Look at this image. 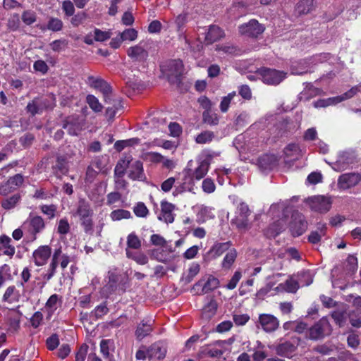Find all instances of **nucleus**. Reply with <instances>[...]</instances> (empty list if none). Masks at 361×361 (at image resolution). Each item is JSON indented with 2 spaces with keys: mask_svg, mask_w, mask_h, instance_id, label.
<instances>
[{
  "mask_svg": "<svg viewBox=\"0 0 361 361\" xmlns=\"http://www.w3.org/2000/svg\"><path fill=\"white\" fill-rule=\"evenodd\" d=\"M219 286V281L213 276H207L205 278L200 280L195 286L194 288H202V293H207L216 288Z\"/></svg>",
  "mask_w": 361,
  "mask_h": 361,
  "instance_id": "nucleus-14",
  "label": "nucleus"
},
{
  "mask_svg": "<svg viewBox=\"0 0 361 361\" xmlns=\"http://www.w3.org/2000/svg\"><path fill=\"white\" fill-rule=\"evenodd\" d=\"M120 35L123 41H134L137 38V32L133 28L126 29Z\"/></svg>",
  "mask_w": 361,
  "mask_h": 361,
  "instance_id": "nucleus-52",
  "label": "nucleus"
},
{
  "mask_svg": "<svg viewBox=\"0 0 361 361\" xmlns=\"http://www.w3.org/2000/svg\"><path fill=\"white\" fill-rule=\"evenodd\" d=\"M236 96H237L236 92L233 91L232 92L228 93L226 96H224L221 98L219 108L222 113H226L228 111L232 101Z\"/></svg>",
  "mask_w": 361,
  "mask_h": 361,
  "instance_id": "nucleus-39",
  "label": "nucleus"
},
{
  "mask_svg": "<svg viewBox=\"0 0 361 361\" xmlns=\"http://www.w3.org/2000/svg\"><path fill=\"white\" fill-rule=\"evenodd\" d=\"M87 82L92 87L98 89L104 94V99L106 103L109 102L111 99V88L102 78L94 76H88Z\"/></svg>",
  "mask_w": 361,
  "mask_h": 361,
  "instance_id": "nucleus-10",
  "label": "nucleus"
},
{
  "mask_svg": "<svg viewBox=\"0 0 361 361\" xmlns=\"http://www.w3.org/2000/svg\"><path fill=\"white\" fill-rule=\"evenodd\" d=\"M212 157L207 155L204 159L199 157L197 159V166L194 169H192L193 161L190 160L185 169V172L191 180H200L208 173Z\"/></svg>",
  "mask_w": 361,
  "mask_h": 361,
  "instance_id": "nucleus-2",
  "label": "nucleus"
},
{
  "mask_svg": "<svg viewBox=\"0 0 361 361\" xmlns=\"http://www.w3.org/2000/svg\"><path fill=\"white\" fill-rule=\"evenodd\" d=\"M336 99H337V97H334L328 98L326 99H319L314 103V106L316 108H319V107H326V106H328L330 105L336 104L338 103V102H337Z\"/></svg>",
  "mask_w": 361,
  "mask_h": 361,
  "instance_id": "nucleus-55",
  "label": "nucleus"
},
{
  "mask_svg": "<svg viewBox=\"0 0 361 361\" xmlns=\"http://www.w3.org/2000/svg\"><path fill=\"white\" fill-rule=\"evenodd\" d=\"M22 20L27 25H32L36 21V14L34 11H25L22 14Z\"/></svg>",
  "mask_w": 361,
  "mask_h": 361,
  "instance_id": "nucleus-57",
  "label": "nucleus"
},
{
  "mask_svg": "<svg viewBox=\"0 0 361 361\" xmlns=\"http://www.w3.org/2000/svg\"><path fill=\"white\" fill-rule=\"evenodd\" d=\"M59 301V296L56 294H53L49 297L46 302L45 308L48 310L49 314H52L57 309V303Z\"/></svg>",
  "mask_w": 361,
  "mask_h": 361,
  "instance_id": "nucleus-50",
  "label": "nucleus"
},
{
  "mask_svg": "<svg viewBox=\"0 0 361 361\" xmlns=\"http://www.w3.org/2000/svg\"><path fill=\"white\" fill-rule=\"evenodd\" d=\"M144 158L151 162L159 163L164 160V157L158 152H147L144 154Z\"/></svg>",
  "mask_w": 361,
  "mask_h": 361,
  "instance_id": "nucleus-59",
  "label": "nucleus"
},
{
  "mask_svg": "<svg viewBox=\"0 0 361 361\" xmlns=\"http://www.w3.org/2000/svg\"><path fill=\"white\" fill-rule=\"evenodd\" d=\"M71 259L70 256L62 252L61 247L56 249L52 255L51 263L47 269V273L44 275V279L49 281L55 274L56 267L59 264L62 269H65Z\"/></svg>",
  "mask_w": 361,
  "mask_h": 361,
  "instance_id": "nucleus-3",
  "label": "nucleus"
},
{
  "mask_svg": "<svg viewBox=\"0 0 361 361\" xmlns=\"http://www.w3.org/2000/svg\"><path fill=\"white\" fill-rule=\"evenodd\" d=\"M354 162V157L348 152L341 153L336 162L331 164L336 171L346 170Z\"/></svg>",
  "mask_w": 361,
  "mask_h": 361,
  "instance_id": "nucleus-15",
  "label": "nucleus"
},
{
  "mask_svg": "<svg viewBox=\"0 0 361 361\" xmlns=\"http://www.w3.org/2000/svg\"><path fill=\"white\" fill-rule=\"evenodd\" d=\"M130 163V159L129 158H126L121 160L116 166L114 169L115 176L118 177H122L126 169L129 167Z\"/></svg>",
  "mask_w": 361,
  "mask_h": 361,
  "instance_id": "nucleus-43",
  "label": "nucleus"
},
{
  "mask_svg": "<svg viewBox=\"0 0 361 361\" xmlns=\"http://www.w3.org/2000/svg\"><path fill=\"white\" fill-rule=\"evenodd\" d=\"M361 85H357L355 87H353L351 89H350L348 91L343 94L342 95L337 96V102L338 103L348 99L350 98H352L354 97L357 92H360Z\"/></svg>",
  "mask_w": 361,
  "mask_h": 361,
  "instance_id": "nucleus-48",
  "label": "nucleus"
},
{
  "mask_svg": "<svg viewBox=\"0 0 361 361\" xmlns=\"http://www.w3.org/2000/svg\"><path fill=\"white\" fill-rule=\"evenodd\" d=\"M257 72L260 75L262 80L264 83L270 85H279L286 78V73L276 71L275 69L262 68Z\"/></svg>",
  "mask_w": 361,
  "mask_h": 361,
  "instance_id": "nucleus-5",
  "label": "nucleus"
},
{
  "mask_svg": "<svg viewBox=\"0 0 361 361\" xmlns=\"http://www.w3.org/2000/svg\"><path fill=\"white\" fill-rule=\"evenodd\" d=\"M126 254L128 258L132 259L140 265H145L148 262L147 256L142 252H134L132 250L126 249Z\"/></svg>",
  "mask_w": 361,
  "mask_h": 361,
  "instance_id": "nucleus-30",
  "label": "nucleus"
},
{
  "mask_svg": "<svg viewBox=\"0 0 361 361\" xmlns=\"http://www.w3.org/2000/svg\"><path fill=\"white\" fill-rule=\"evenodd\" d=\"M214 138V134L212 131L206 130L197 135L195 142L197 144H206L212 142Z\"/></svg>",
  "mask_w": 361,
  "mask_h": 361,
  "instance_id": "nucleus-44",
  "label": "nucleus"
},
{
  "mask_svg": "<svg viewBox=\"0 0 361 361\" xmlns=\"http://www.w3.org/2000/svg\"><path fill=\"white\" fill-rule=\"evenodd\" d=\"M87 102L90 107L95 112H100L102 109V105L98 99L94 95L89 94L86 98Z\"/></svg>",
  "mask_w": 361,
  "mask_h": 361,
  "instance_id": "nucleus-49",
  "label": "nucleus"
},
{
  "mask_svg": "<svg viewBox=\"0 0 361 361\" xmlns=\"http://www.w3.org/2000/svg\"><path fill=\"white\" fill-rule=\"evenodd\" d=\"M128 56L135 61H144L148 57L146 49V42L142 41L137 44L129 47L127 50Z\"/></svg>",
  "mask_w": 361,
  "mask_h": 361,
  "instance_id": "nucleus-11",
  "label": "nucleus"
},
{
  "mask_svg": "<svg viewBox=\"0 0 361 361\" xmlns=\"http://www.w3.org/2000/svg\"><path fill=\"white\" fill-rule=\"evenodd\" d=\"M231 245V243L230 241L226 243H218L212 247L211 252L214 253V256L219 257L228 250Z\"/></svg>",
  "mask_w": 361,
  "mask_h": 361,
  "instance_id": "nucleus-42",
  "label": "nucleus"
},
{
  "mask_svg": "<svg viewBox=\"0 0 361 361\" xmlns=\"http://www.w3.org/2000/svg\"><path fill=\"white\" fill-rule=\"evenodd\" d=\"M311 63H312V59H302L300 61H294L290 66L291 72L295 75L307 73Z\"/></svg>",
  "mask_w": 361,
  "mask_h": 361,
  "instance_id": "nucleus-19",
  "label": "nucleus"
},
{
  "mask_svg": "<svg viewBox=\"0 0 361 361\" xmlns=\"http://www.w3.org/2000/svg\"><path fill=\"white\" fill-rule=\"evenodd\" d=\"M283 152L286 158L297 159L299 156L300 148L295 144H290L284 149Z\"/></svg>",
  "mask_w": 361,
  "mask_h": 361,
  "instance_id": "nucleus-46",
  "label": "nucleus"
},
{
  "mask_svg": "<svg viewBox=\"0 0 361 361\" xmlns=\"http://www.w3.org/2000/svg\"><path fill=\"white\" fill-rule=\"evenodd\" d=\"M314 7V0H301L296 6L298 14H307L313 10Z\"/></svg>",
  "mask_w": 361,
  "mask_h": 361,
  "instance_id": "nucleus-31",
  "label": "nucleus"
},
{
  "mask_svg": "<svg viewBox=\"0 0 361 361\" xmlns=\"http://www.w3.org/2000/svg\"><path fill=\"white\" fill-rule=\"evenodd\" d=\"M20 295L14 286L8 287L3 295V301L8 303H15L19 301Z\"/></svg>",
  "mask_w": 361,
  "mask_h": 361,
  "instance_id": "nucleus-26",
  "label": "nucleus"
},
{
  "mask_svg": "<svg viewBox=\"0 0 361 361\" xmlns=\"http://www.w3.org/2000/svg\"><path fill=\"white\" fill-rule=\"evenodd\" d=\"M202 117L204 122L210 126H216L219 123L218 115L212 111H204Z\"/></svg>",
  "mask_w": 361,
  "mask_h": 361,
  "instance_id": "nucleus-47",
  "label": "nucleus"
},
{
  "mask_svg": "<svg viewBox=\"0 0 361 361\" xmlns=\"http://www.w3.org/2000/svg\"><path fill=\"white\" fill-rule=\"evenodd\" d=\"M133 212L137 217L145 218L149 214V209L143 202H138L133 207Z\"/></svg>",
  "mask_w": 361,
  "mask_h": 361,
  "instance_id": "nucleus-45",
  "label": "nucleus"
},
{
  "mask_svg": "<svg viewBox=\"0 0 361 361\" xmlns=\"http://www.w3.org/2000/svg\"><path fill=\"white\" fill-rule=\"evenodd\" d=\"M166 353V348L165 345L161 342L155 343L148 348V359L160 360L165 357Z\"/></svg>",
  "mask_w": 361,
  "mask_h": 361,
  "instance_id": "nucleus-18",
  "label": "nucleus"
},
{
  "mask_svg": "<svg viewBox=\"0 0 361 361\" xmlns=\"http://www.w3.org/2000/svg\"><path fill=\"white\" fill-rule=\"evenodd\" d=\"M257 323L267 333L275 331L279 326V320L271 314H260Z\"/></svg>",
  "mask_w": 361,
  "mask_h": 361,
  "instance_id": "nucleus-9",
  "label": "nucleus"
},
{
  "mask_svg": "<svg viewBox=\"0 0 361 361\" xmlns=\"http://www.w3.org/2000/svg\"><path fill=\"white\" fill-rule=\"evenodd\" d=\"M361 180V176L357 173H348L341 175L338 180V185L342 189H348L357 185Z\"/></svg>",
  "mask_w": 361,
  "mask_h": 361,
  "instance_id": "nucleus-12",
  "label": "nucleus"
},
{
  "mask_svg": "<svg viewBox=\"0 0 361 361\" xmlns=\"http://www.w3.org/2000/svg\"><path fill=\"white\" fill-rule=\"evenodd\" d=\"M11 278L10 267L7 264L0 267V288L2 287L5 281Z\"/></svg>",
  "mask_w": 361,
  "mask_h": 361,
  "instance_id": "nucleus-56",
  "label": "nucleus"
},
{
  "mask_svg": "<svg viewBox=\"0 0 361 361\" xmlns=\"http://www.w3.org/2000/svg\"><path fill=\"white\" fill-rule=\"evenodd\" d=\"M93 210L90 204L85 200H80L78 203L75 216H78L80 225L86 233L92 234L93 231Z\"/></svg>",
  "mask_w": 361,
  "mask_h": 361,
  "instance_id": "nucleus-1",
  "label": "nucleus"
},
{
  "mask_svg": "<svg viewBox=\"0 0 361 361\" xmlns=\"http://www.w3.org/2000/svg\"><path fill=\"white\" fill-rule=\"evenodd\" d=\"M295 350V347L294 345L289 342H286L276 348V353L279 355L288 357L292 355Z\"/></svg>",
  "mask_w": 361,
  "mask_h": 361,
  "instance_id": "nucleus-32",
  "label": "nucleus"
},
{
  "mask_svg": "<svg viewBox=\"0 0 361 361\" xmlns=\"http://www.w3.org/2000/svg\"><path fill=\"white\" fill-rule=\"evenodd\" d=\"M237 257V251L235 249H231L224 257L221 266L224 269H230Z\"/></svg>",
  "mask_w": 361,
  "mask_h": 361,
  "instance_id": "nucleus-36",
  "label": "nucleus"
},
{
  "mask_svg": "<svg viewBox=\"0 0 361 361\" xmlns=\"http://www.w3.org/2000/svg\"><path fill=\"white\" fill-rule=\"evenodd\" d=\"M307 227V222L300 218L298 221H295L292 224L290 229L293 235L299 236L306 231Z\"/></svg>",
  "mask_w": 361,
  "mask_h": 361,
  "instance_id": "nucleus-33",
  "label": "nucleus"
},
{
  "mask_svg": "<svg viewBox=\"0 0 361 361\" xmlns=\"http://www.w3.org/2000/svg\"><path fill=\"white\" fill-rule=\"evenodd\" d=\"M121 195L118 192H112L106 196V204L111 206L121 200Z\"/></svg>",
  "mask_w": 361,
  "mask_h": 361,
  "instance_id": "nucleus-62",
  "label": "nucleus"
},
{
  "mask_svg": "<svg viewBox=\"0 0 361 361\" xmlns=\"http://www.w3.org/2000/svg\"><path fill=\"white\" fill-rule=\"evenodd\" d=\"M26 225H29V226L31 227L33 233H39L44 228V220L39 216L30 217L27 222L25 223L24 226Z\"/></svg>",
  "mask_w": 361,
  "mask_h": 361,
  "instance_id": "nucleus-28",
  "label": "nucleus"
},
{
  "mask_svg": "<svg viewBox=\"0 0 361 361\" xmlns=\"http://www.w3.org/2000/svg\"><path fill=\"white\" fill-rule=\"evenodd\" d=\"M128 177L134 180H142L144 178L142 163L140 161H135L130 166Z\"/></svg>",
  "mask_w": 361,
  "mask_h": 361,
  "instance_id": "nucleus-20",
  "label": "nucleus"
},
{
  "mask_svg": "<svg viewBox=\"0 0 361 361\" xmlns=\"http://www.w3.org/2000/svg\"><path fill=\"white\" fill-rule=\"evenodd\" d=\"M51 254V249L48 245L39 246L33 252L32 258L36 266L44 265L49 259Z\"/></svg>",
  "mask_w": 361,
  "mask_h": 361,
  "instance_id": "nucleus-13",
  "label": "nucleus"
},
{
  "mask_svg": "<svg viewBox=\"0 0 361 361\" xmlns=\"http://www.w3.org/2000/svg\"><path fill=\"white\" fill-rule=\"evenodd\" d=\"M121 279V275L117 274L114 272H109V282L104 287V291H106L108 293H111L115 291L119 286Z\"/></svg>",
  "mask_w": 361,
  "mask_h": 361,
  "instance_id": "nucleus-21",
  "label": "nucleus"
},
{
  "mask_svg": "<svg viewBox=\"0 0 361 361\" xmlns=\"http://www.w3.org/2000/svg\"><path fill=\"white\" fill-rule=\"evenodd\" d=\"M202 188L204 192L210 194L215 191L216 185L212 178H207L202 181Z\"/></svg>",
  "mask_w": 361,
  "mask_h": 361,
  "instance_id": "nucleus-54",
  "label": "nucleus"
},
{
  "mask_svg": "<svg viewBox=\"0 0 361 361\" xmlns=\"http://www.w3.org/2000/svg\"><path fill=\"white\" fill-rule=\"evenodd\" d=\"M216 50L221 52L222 54L228 56L238 55L240 52L237 47L231 44L217 45Z\"/></svg>",
  "mask_w": 361,
  "mask_h": 361,
  "instance_id": "nucleus-35",
  "label": "nucleus"
},
{
  "mask_svg": "<svg viewBox=\"0 0 361 361\" xmlns=\"http://www.w3.org/2000/svg\"><path fill=\"white\" fill-rule=\"evenodd\" d=\"M63 22L56 18H51L47 24V28L54 32H58L63 28Z\"/></svg>",
  "mask_w": 361,
  "mask_h": 361,
  "instance_id": "nucleus-51",
  "label": "nucleus"
},
{
  "mask_svg": "<svg viewBox=\"0 0 361 361\" xmlns=\"http://www.w3.org/2000/svg\"><path fill=\"white\" fill-rule=\"evenodd\" d=\"M240 279L241 273L238 271H235L232 278L231 279V280L229 281V282L228 283V284L226 286V288L229 290L234 289L236 287Z\"/></svg>",
  "mask_w": 361,
  "mask_h": 361,
  "instance_id": "nucleus-63",
  "label": "nucleus"
},
{
  "mask_svg": "<svg viewBox=\"0 0 361 361\" xmlns=\"http://www.w3.org/2000/svg\"><path fill=\"white\" fill-rule=\"evenodd\" d=\"M214 209L204 206L201 205L197 207V221L200 223L205 222L208 219H213L214 217Z\"/></svg>",
  "mask_w": 361,
  "mask_h": 361,
  "instance_id": "nucleus-22",
  "label": "nucleus"
},
{
  "mask_svg": "<svg viewBox=\"0 0 361 361\" xmlns=\"http://www.w3.org/2000/svg\"><path fill=\"white\" fill-rule=\"evenodd\" d=\"M279 287L288 293H295L299 288L300 286L297 281L293 278H290L284 283L279 284Z\"/></svg>",
  "mask_w": 361,
  "mask_h": 361,
  "instance_id": "nucleus-41",
  "label": "nucleus"
},
{
  "mask_svg": "<svg viewBox=\"0 0 361 361\" xmlns=\"http://www.w3.org/2000/svg\"><path fill=\"white\" fill-rule=\"evenodd\" d=\"M331 327L329 320L326 317L322 318L307 331V338L312 340H317L330 334Z\"/></svg>",
  "mask_w": 361,
  "mask_h": 361,
  "instance_id": "nucleus-4",
  "label": "nucleus"
},
{
  "mask_svg": "<svg viewBox=\"0 0 361 361\" xmlns=\"http://www.w3.org/2000/svg\"><path fill=\"white\" fill-rule=\"evenodd\" d=\"M94 40L97 42H104L111 37V32L109 31H102L99 29L94 30Z\"/></svg>",
  "mask_w": 361,
  "mask_h": 361,
  "instance_id": "nucleus-58",
  "label": "nucleus"
},
{
  "mask_svg": "<svg viewBox=\"0 0 361 361\" xmlns=\"http://www.w3.org/2000/svg\"><path fill=\"white\" fill-rule=\"evenodd\" d=\"M176 206L171 202L166 200L161 202V214L159 216V219L164 221L166 224L172 223L174 221L173 211Z\"/></svg>",
  "mask_w": 361,
  "mask_h": 361,
  "instance_id": "nucleus-16",
  "label": "nucleus"
},
{
  "mask_svg": "<svg viewBox=\"0 0 361 361\" xmlns=\"http://www.w3.org/2000/svg\"><path fill=\"white\" fill-rule=\"evenodd\" d=\"M20 200V196L18 195H15L11 197L4 200L2 202V207L4 209H9L15 207V205L18 203Z\"/></svg>",
  "mask_w": 361,
  "mask_h": 361,
  "instance_id": "nucleus-61",
  "label": "nucleus"
},
{
  "mask_svg": "<svg viewBox=\"0 0 361 361\" xmlns=\"http://www.w3.org/2000/svg\"><path fill=\"white\" fill-rule=\"evenodd\" d=\"M107 104H112V106L106 109V116L109 121H112L117 111L122 108L121 100L120 99H113L111 96V99Z\"/></svg>",
  "mask_w": 361,
  "mask_h": 361,
  "instance_id": "nucleus-25",
  "label": "nucleus"
},
{
  "mask_svg": "<svg viewBox=\"0 0 361 361\" xmlns=\"http://www.w3.org/2000/svg\"><path fill=\"white\" fill-rule=\"evenodd\" d=\"M276 162V159L274 155L265 154L259 159V164L264 169H271Z\"/></svg>",
  "mask_w": 361,
  "mask_h": 361,
  "instance_id": "nucleus-37",
  "label": "nucleus"
},
{
  "mask_svg": "<svg viewBox=\"0 0 361 361\" xmlns=\"http://www.w3.org/2000/svg\"><path fill=\"white\" fill-rule=\"evenodd\" d=\"M68 42L66 39H57L50 44L51 49L54 51H60L66 47Z\"/></svg>",
  "mask_w": 361,
  "mask_h": 361,
  "instance_id": "nucleus-64",
  "label": "nucleus"
},
{
  "mask_svg": "<svg viewBox=\"0 0 361 361\" xmlns=\"http://www.w3.org/2000/svg\"><path fill=\"white\" fill-rule=\"evenodd\" d=\"M152 257L159 262L167 263L171 259L164 255L163 250H154L152 252Z\"/></svg>",
  "mask_w": 361,
  "mask_h": 361,
  "instance_id": "nucleus-60",
  "label": "nucleus"
},
{
  "mask_svg": "<svg viewBox=\"0 0 361 361\" xmlns=\"http://www.w3.org/2000/svg\"><path fill=\"white\" fill-rule=\"evenodd\" d=\"M326 231V225L325 224H318L317 230L310 233L308 240L313 244L319 243L322 237L325 235Z\"/></svg>",
  "mask_w": 361,
  "mask_h": 361,
  "instance_id": "nucleus-27",
  "label": "nucleus"
},
{
  "mask_svg": "<svg viewBox=\"0 0 361 361\" xmlns=\"http://www.w3.org/2000/svg\"><path fill=\"white\" fill-rule=\"evenodd\" d=\"M239 32L242 35L257 37L264 31V27L256 20H251L247 23L239 26Z\"/></svg>",
  "mask_w": 361,
  "mask_h": 361,
  "instance_id": "nucleus-8",
  "label": "nucleus"
},
{
  "mask_svg": "<svg viewBox=\"0 0 361 361\" xmlns=\"http://www.w3.org/2000/svg\"><path fill=\"white\" fill-rule=\"evenodd\" d=\"M250 214V211L248 206L244 202L240 203L238 206L237 215L234 219L236 226L240 230L246 231L250 228V226L248 219Z\"/></svg>",
  "mask_w": 361,
  "mask_h": 361,
  "instance_id": "nucleus-7",
  "label": "nucleus"
},
{
  "mask_svg": "<svg viewBox=\"0 0 361 361\" xmlns=\"http://www.w3.org/2000/svg\"><path fill=\"white\" fill-rule=\"evenodd\" d=\"M224 37V31L219 26L214 25L209 27L205 39L208 43H213Z\"/></svg>",
  "mask_w": 361,
  "mask_h": 361,
  "instance_id": "nucleus-23",
  "label": "nucleus"
},
{
  "mask_svg": "<svg viewBox=\"0 0 361 361\" xmlns=\"http://www.w3.org/2000/svg\"><path fill=\"white\" fill-rule=\"evenodd\" d=\"M152 323L153 322L152 321L146 322L143 321L138 325L135 331L136 336L138 339H142L150 334L152 331Z\"/></svg>",
  "mask_w": 361,
  "mask_h": 361,
  "instance_id": "nucleus-29",
  "label": "nucleus"
},
{
  "mask_svg": "<svg viewBox=\"0 0 361 361\" xmlns=\"http://www.w3.org/2000/svg\"><path fill=\"white\" fill-rule=\"evenodd\" d=\"M349 321L354 327H361V306L349 313Z\"/></svg>",
  "mask_w": 361,
  "mask_h": 361,
  "instance_id": "nucleus-40",
  "label": "nucleus"
},
{
  "mask_svg": "<svg viewBox=\"0 0 361 361\" xmlns=\"http://www.w3.org/2000/svg\"><path fill=\"white\" fill-rule=\"evenodd\" d=\"M51 107V104L46 98H36L27 106V111L32 115L39 114L43 109Z\"/></svg>",
  "mask_w": 361,
  "mask_h": 361,
  "instance_id": "nucleus-17",
  "label": "nucleus"
},
{
  "mask_svg": "<svg viewBox=\"0 0 361 361\" xmlns=\"http://www.w3.org/2000/svg\"><path fill=\"white\" fill-rule=\"evenodd\" d=\"M126 244H127V247L126 249H128L130 250H131L132 249L138 250L142 246L140 239L134 232L130 233L127 236Z\"/></svg>",
  "mask_w": 361,
  "mask_h": 361,
  "instance_id": "nucleus-34",
  "label": "nucleus"
},
{
  "mask_svg": "<svg viewBox=\"0 0 361 361\" xmlns=\"http://www.w3.org/2000/svg\"><path fill=\"white\" fill-rule=\"evenodd\" d=\"M110 218L114 221H121L122 219H129L132 218V215L129 211L119 209L112 211L110 214Z\"/></svg>",
  "mask_w": 361,
  "mask_h": 361,
  "instance_id": "nucleus-38",
  "label": "nucleus"
},
{
  "mask_svg": "<svg viewBox=\"0 0 361 361\" xmlns=\"http://www.w3.org/2000/svg\"><path fill=\"white\" fill-rule=\"evenodd\" d=\"M169 73L166 75L169 77L177 78L180 75L183 71V64L180 60H173L168 65Z\"/></svg>",
  "mask_w": 361,
  "mask_h": 361,
  "instance_id": "nucleus-24",
  "label": "nucleus"
},
{
  "mask_svg": "<svg viewBox=\"0 0 361 361\" xmlns=\"http://www.w3.org/2000/svg\"><path fill=\"white\" fill-rule=\"evenodd\" d=\"M306 202L312 210L319 213H326L329 211L332 204L329 197L322 195L309 197Z\"/></svg>",
  "mask_w": 361,
  "mask_h": 361,
  "instance_id": "nucleus-6",
  "label": "nucleus"
},
{
  "mask_svg": "<svg viewBox=\"0 0 361 361\" xmlns=\"http://www.w3.org/2000/svg\"><path fill=\"white\" fill-rule=\"evenodd\" d=\"M200 267L198 263L193 262L188 269V275L185 277L187 282H190L200 272Z\"/></svg>",
  "mask_w": 361,
  "mask_h": 361,
  "instance_id": "nucleus-53",
  "label": "nucleus"
}]
</instances>
